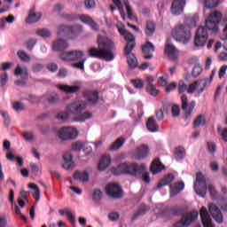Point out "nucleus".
I'll list each match as a JSON object with an SVG mask.
<instances>
[{
	"mask_svg": "<svg viewBox=\"0 0 227 227\" xmlns=\"http://www.w3.org/2000/svg\"><path fill=\"white\" fill-rule=\"evenodd\" d=\"M98 45L99 49L91 47L88 50L90 58L103 59L104 61H113L114 59V53L113 52L114 43L111 39L104 35H99L98 37Z\"/></svg>",
	"mask_w": 227,
	"mask_h": 227,
	"instance_id": "nucleus-1",
	"label": "nucleus"
},
{
	"mask_svg": "<svg viewBox=\"0 0 227 227\" xmlns=\"http://www.w3.org/2000/svg\"><path fill=\"white\" fill-rule=\"evenodd\" d=\"M146 169V165H138L137 163H121L117 168H112L111 172L113 175H130L136 176L141 175Z\"/></svg>",
	"mask_w": 227,
	"mask_h": 227,
	"instance_id": "nucleus-2",
	"label": "nucleus"
},
{
	"mask_svg": "<svg viewBox=\"0 0 227 227\" xmlns=\"http://www.w3.org/2000/svg\"><path fill=\"white\" fill-rule=\"evenodd\" d=\"M86 107H88V103L86 101L77 100L67 106V112L74 114V116H79L77 119H74V121H86V120H90V118L93 116L90 112L82 114Z\"/></svg>",
	"mask_w": 227,
	"mask_h": 227,
	"instance_id": "nucleus-3",
	"label": "nucleus"
},
{
	"mask_svg": "<svg viewBox=\"0 0 227 227\" xmlns=\"http://www.w3.org/2000/svg\"><path fill=\"white\" fill-rule=\"evenodd\" d=\"M62 61H78L72 64L73 68H77L78 70H82L84 72V63H86L87 59L84 58V52L82 51H70L67 52H62L59 55Z\"/></svg>",
	"mask_w": 227,
	"mask_h": 227,
	"instance_id": "nucleus-4",
	"label": "nucleus"
},
{
	"mask_svg": "<svg viewBox=\"0 0 227 227\" xmlns=\"http://www.w3.org/2000/svg\"><path fill=\"white\" fill-rule=\"evenodd\" d=\"M223 19V12L220 11H214L207 16L205 21V26L208 31H211L214 35L219 33V22Z\"/></svg>",
	"mask_w": 227,
	"mask_h": 227,
	"instance_id": "nucleus-5",
	"label": "nucleus"
},
{
	"mask_svg": "<svg viewBox=\"0 0 227 227\" xmlns=\"http://www.w3.org/2000/svg\"><path fill=\"white\" fill-rule=\"evenodd\" d=\"M172 36L176 42H183L187 43L191 40L192 34L191 33V27L187 25H177L172 31Z\"/></svg>",
	"mask_w": 227,
	"mask_h": 227,
	"instance_id": "nucleus-6",
	"label": "nucleus"
},
{
	"mask_svg": "<svg viewBox=\"0 0 227 227\" xmlns=\"http://www.w3.org/2000/svg\"><path fill=\"white\" fill-rule=\"evenodd\" d=\"M82 31L80 25L68 26L60 24L57 27V36H65L67 38H75Z\"/></svg>",
	"mask_w": 227,
	"mask_h": 227,
	"instance_id": "nucleus-7",
	"label": "nucleus"
},
{
	"mask_svg": "<svg viewBox=\"0 0 227 227\" xmlns=\"http://www.w3.org/2000/svg\"><path fill=\"white\" fill-rule=\"evenodd\" d=\"M118 30L119 33L124 36V40L127 42V44L124 48V54H130V52H132L134 50V47H136V37H134V35H132V33L124 27H120Z\"/></svg>",
	"mask_w": 227,
	"mask_h": 227,
	"instance_id": "nucleus-8",
	"label": "nucleus"
},
{
	"mask_svg": "<svg viewBox=\"0 0 227 227\" xmlns=\"http://www.w3.org/2000/svg\"><path fill=\"white\" fill-rule=\"evenodd\" d=\"M196 107V101L192 100L189 103V98L187 95L184 94L181 96V108L184 111V120H189L192 115V111Z\"/></svg>",
	"mask_w": 227,
	"mask_h": 227,
	"instance_id": "nucleus-9",
	"label": "nucleus"
},
{
	"mask_svg": "<svg viewBox=\"0 0 227 227\" xmlns=\"http://www.w3.org/2000/svg\"><path fill=\"white\" fill-rule=\"evenodd\" d=\"M106 192L112 200H120V198L123 197V190L121 186L116 183L106 184Z\"/></svg>",
	"mask_w": 227,
	"mask_h": 227,
	"instance_id": "nucleus-10",
	"label": "nucleus"
},
{
	"mask_svg": "<svg viewBox=\"0 0 227 227\" xmlns=\"http://www.w3.org/2000/svg\"><path fill=\"white\" fill-rule=\"evenodd\" d=\"M208 40V32L205 27H199L194 37V45L195 47H204Z\"/></svg>",
	"mask_w": 227,
	"mask_h": 227,
	"instance_id": "nucleus-11",
	"label": "nucleus"
},
{
	"mask_svg": "<svg viewBox=\"0 0 227 227\" xmlns=\"http://www.w3.org/2000/svg\"><path fill=\"white\" fill-rule=\"evenodd\" d=\"M195 187L197 194L201 196V198H205L207 195V180L205 179V176H203V174L197 173Z\"/></svg>",
	"mask_w": 227,
	"mask_h": 227,
	"instance_id": "nucleus-12",
	"label": "nucleus"
},
{
	"mask_svg": "<svg viewBox=\"0 0 227 227\" xmlns=\"http://www.w3.org/2000/svg\"><path fill=\"white\" fill-rule=\"evenodd\" d=\"M58 137L62 141L75 139V137H77V129L72 127H64L59 130Z\"/></svg>",
	"mask_w": 227,
	"mask_h": 227,
	"instance_id": "nucleus-13",
	"label": "nucleus"
},
{
	"mask_svg": "<svg viewBox=\"0 0 227 227\" xmlns=\"http://www.w3.org/2000/svg\"><path fill=\"white\" fill-rule=\"evenodd\" d=\"M198 215L199 213L196 210L184 214L181 220L177 223H180L181 226L183 227L191 226L192 223H194V221L198 219Z\"/></svg>",
	"mask_w": 227,
	"mask_h": 227,
	"instance_id": "nucleus-14",
	"label": "nucleus"
},
{
	"mask_svg": "<svg viewBox=\"0 0 227 227\" xmlns=\"http://www.w3.org/2000/svg\"><path fill=\"white\" fill-rule=\"evenodd\" d=\"M185 0H173L170 6V13L176 17L184 13L185 8Z\"/></svg>",
	"mask_w": 227,
	"mask_h": 227,
	"instance_id": "nucleus-15",
	"label": "nucleus"
},
{
	"mask_svg": "<svg viewBox=\"0 0 227 227\" xmlns=\"http://www.w3.org/2000/svg\"><path fill=\"white\" fill-rule=\"evenodd\" d=\"M150 155V147L146 145H141L137 147L134 153V157L137 160H143Z\"/></svg>",
	"mask_w": 227,
	"mask_h": 227,
	"instance_id": "nucleus-16",
	"label": "nucleus"
},
{
	"mask_svg": "<svg viewBox=\"0 0 227 227\" xmlns=\"http://www.w3.org/2000/svg\"><path fill=\"white\" fill-rule=\"evenodd\" d=\"M83 98H85V102L90 104V106H95L98 103L100 96H98V91L97 90H87L83 92Z\"/></svg>",
	"mask_w": 227,
	"mask_h": 227,
	"instance_id": "nucleus-17",
	"label": "nucleus"
},
{
	"mask_svg": "<svg viewBox=\"0 0 227 227\" xmlns=\"http://www.w3.org/2000/svg\"><path fill=\"white\" fill-rule=\"evenodd\" d=\"M208 210L213 219H215V221L218 223V224H221L223 221V213H221V209H219V207L215 204H209Z\"/></svg>",
	"mask_w": 227,
	"mask_h": 227,
	"instance_id": "nucleus-18",
	"label": "nucleus"
},
{
	"mask_svg": "<svg viewBox=\"0 0 227 227\" xmlns=\"http://www.w3.org/2000/svg\"><path fill=\"white\" fill-rule=\"evenodd\" d=\"M70 44L65 39L58 38L52 43V49L55 52H63L67 51Z\"/></svg>",
	"mask_w": 227,
	"mask_h": 227,
	"instance_id": "nucleus-19",
	"label": "nucleus"
},
{
	"mask_svg": "<svg viewBox=\"0 0 227 227\" xmlns=\"http://www.w3.org/2000/svg\"><path fill=\"white\" fill-rule=\"evenodd\" d=\"M142 52L144 53L145 59H152L153 58V52H155V46L149 41L142 46Z\"/></svg>",
	"mask_w": 227,
	"mask_h": 227,
	"instance_id": "nucleus-20",
	"label": "nucleus"
},
{
	"mask_svg": "<svg viewBox=\"0 0 227 227\" xmlns=\"http://www.w3.org/2000/svg\"><path fill=\"white\" fill-rule=\"evenodd\" d=\"M200 219L204 227H214V223H212V218L210 215H208V211H207V207H202L200 209Z\"/></svg>",
	"mask_w": 227,
	"mask_h": 227,
	"instance_id": "nucleus-21",
	"label": "nucleus"
},
{
	"mask_svg": "<svg viewBox=\"0 0 227 227\" xmlns=\"http://www.w3.org/2000/svg\"><path fill=\"white\" fill-rule=\"evenodd\" d=\"M59 90L67 95H72L74 93H78L81 91V85H67V84H60L58 86Z\"/></svg>",
	"mask_w": 227,
	"mask_h": 227,
	"instance_id": "nucleus-22",
	"label": "nucleus"
},
{
	"mask_svg": "<svg viewBox=\"0 0 227 227\" xmlns=\"http://www.w3.org/2000/svg\"><path fill=\"white\" fill-rule=\"evenodd\" d=\"M164 52L168 59H170L171 61H175V59H176V57L178 56V51L176 50V47L168 43L165 45Z\"/></svg>",
	"mask_w": 227,
	"mask_h": 227,
	"instance_id": "nucleus-23",
	"label": "nucleus"
},
{
	"mask_svg": "<svg viewBox=\"0 0 227 227\" xmlns=\"http://www.w3.org/2000/svg\"><path fill=\"white\" fill-rule=\"evenodd\" d=\"M217 72V69L215 68L211 71V74L209 77H206V78H203L200 81V89L199 90V93H203V91H205V90H207V86H208V84H210L212 82V81H214V77L215 75V73Z\"/></svg>",
	"mask_w": 227,
	"mask_h": 227,
	"instance_id": "nucleus-24",
	"label": "nucleus"
},
{
	"mask_svg": "<svg viewBox=\"0 0 227 227\" xmlns=\"http://www.w3.org/2000/svg\"><path fill=\"white\" fill-rule=\"evenodd\" d=\"M111 166V156L110 155H103L99 160L98 165L99 171H106L107 168Z\"/></svg>",
	"mask_w": 227,
	"mask_h": 227,
	"instance_id": "nucleus-25",
	"label": "nucleus"
},
{
	"mask_svg": "<svg viewBox=\"0 0 227 227\" xmlns=\"http://www.w3.org/2000/svg\"><path fill=\"white\" fill-rule=\"evenodd\" d=\"M185 188V184L184 182H177L174 185H170V196H176L180 194L181 191Z\"/></svg>",
	"mask_w": 227,
	"mask_h": 227,
	"instance_id": "nucleus-26",
	"label": "nucleus"
},
{
	"mask_svg": "<svg viewBox=\"0 0 227 227\" xmlns=\"http://www.w3.org/2000/svg\"><path fill=\"white\" fill-rule=\"evenodd\" d=\"M164 169V166L159 158L154 159L151 165V171L153 175H157V173H160Z\"/></svg>",
	"mask_w": 227,
	"mask_h": 227,
	"instance_id": "nucleus-27",
	"label": "nucleus"
},
{
	"mask_svg": "<svg viewBox=\"0 0 227 227\" xmlns=\"http://www.w3.org/2000/svg\"><path fill=\"white\" fill-rule=\"evenodd\" d=\"M39 19H42V13L35 12V7L30 10V13L26 20L27 24H35V22H38Z\"/></svg>",
	"mask_w": 227,
	"mask_h": 227,
	"instance_id": "nucleus-28",
	"label": "nucleus"
},
{
	"mask_svg": "<svg viewBox=\"0 0 227 227\" xmlns=\"http://www.w3.org/2000/svg\"><path fill=\"white\" fill-rule=\"evenodd\" d=\"M175 180V176L173 174H168L163 176V178L157 184V189H160V187H164V185H169L171 182Z\"/></svg>",
	"mask_w": 227,
	"mask_h": 227,
	"instance_id": "nucleus-29",
	"label": "nucleus"
},
{
	"mask_svg": "<svg viewBox=\"0 0 227 227\" xmlns=\"http://www.w3.org/2000/svg\"><path fill=\"white\" fill-rule=\"evenodd\" d=\"M200 125H201L202 127H205V125H207V118L203 114H199L197 117H195L192 122V129H198Z\"/></svg>",
	"mask_w": 227,
	"mask_h": 227,
	"instance_id": "nucleus-30",
	"label": "nucleus"
},
{
	"mask_svg": "<svg viewBox=\"0 0 227 227\" xmlns=\"http://www.w3.org/2000/svg\"><path fill=\"white\" fill-rule=\"evenodd\" d=\"M147 130L149 132H158L159 131V125H157V121L153 117H149L146 121Z\"/></svg>",
	"mask_w": 227,
	"mask_h": 227,
	"instance_id": "nucleus-31",
	"label": "nucleus"
},
{
	"mask_svg": "<svg viewBox=\"0 0 227 227\" xmlns=\"http://www.w3.org/2000/svg\"><path fill=\"white\" fill-rule=\"evenodd\" d=\"M146 212H148V207H146V205L145 204L140 205L138 210L131 217V222L134 223V221H136L137 217H141V215H145Z\"/></svg>",
	"mask_w": 227,
	"mask_h": 227,
	"instance_id": "nucleus-32",
	"label": "nucleus"
},
{
	"mask_svg": "<svg viewBox=\"0 0 227 227\" xmlns=\"http://www.w3.org/2000/svg\"><path fill=\"white\" fill-rule=\"evenodd\" d=\"M14 74L19 76L20 75L21 79H27L29 77V72L27 67L21 68L20 65L17 66Z\"/></svg>",
	"mask_w": 227,
	"mask_h": 227,
	"instance_id": "nucleus-33",
	"label": "nucleus"
},
{
	"mask_svg": "<svg viewBox=\"0 0 227 227\" xmlns=\"http://www.w3.org/2000/svg\"><path fill=\"white\" fill-rule=\"evenodd\" d=\"M74 180H79V182H88L90 180V175L86 171H76L74 174Z\"/></svg>",
	"mask_w": 227,
	"mask_h": 227,
	"instance_id": "nucleus-34",
	"label": "nucleus"
},
{
	"mask_svg": "<svg viewBox=\"0 0 227 227\" xmlns=\"http://www.w3.org/2000/svg\"><path fill=\"white\" fill-rule=\"evenodd\" d=\"M124 55L127 57V61L129 68H136L137 67V59L136 58V55L131 52Z\"/></svg>",
	"mask_w": 227,
	"mask_h": 227,
	"instance_id": "nucleus-35",
	"label": "nucleus"
},
{
	"mask_svg": "<svg viewBox=\"0 0 227 227\" xmlns=\"http://www.w3.org/2000/svg\"><path fill=\"white\" fill-rule=\"evenodd\" d=\"M125 145V138L121 137L114 141L110 146V151L113 152L114 150H120Z\"/></svg>",
	"mask_w": 227,
	"mask_h": 227,
	"instance_id": "nucleus-36",
	"label": "nucleus"
},
{
	"mask_svg": "<svg viewBox=\"0 0 227 227\" xmlns=\"http://www.w3.org/2000/svg\"><path fill=\"white\" fill-rule=\"evenodd\" d=\"M155 33V23L153 21H147L145 24V35L152 36Z\"/></svg>",
	"mask_w": 227,
	"mask_h": 227,
	"instance_id": "nucleus-37",
	"label": "nucleus"
},
{
	"mask_svg": "<svg viewBox=\"0 0 227 227\" xmlns=\"http://www.w3.org/2000/svg\"><path fill=\"white\" fill-rule=\"evenodd\" d=\"M114 6L119 10V13L122 20H125V11L123 10V4H121V0H112Z\"/></svg>",
	"mask_w": 227,
	"mask_h": 227,
	"instance_id": "nucleus-38",
	"label": "nucleus"
},
{
	"mask_svg": "<svg viewBox=\"0 0 227 227\" xmlns=\"http://www.w3.org/2000/svg\"><path fill=\"white\" fill-rule=\"evenodd\" d=\"M131 84H133L136 90H145V80L143 79H133L130 80Z\"/></svg>",
	"mask_w": 227,
	"mask_h": 227,
	"instance_id": "nucleus-39",
	"label": "nucleus"
},
{
	"mask_svg": "<svg viewBox=\"0 0 227 227\" xmlns=\"http://www.w3.org/2000/svg\"><path fill=\"white\" fill-rule=\"evenodd\" d=\"M203 1L204 7L207 9L216 8L219 4V0H200Z\"/></svg>",
	"mask_w": 227,
	"mask_h": 227,
	"instance_id": "nucleus-40",
	"label": "nucleus"
},
{
	"mask_svg": "<svg viewBox=\"0 0 227 227\" xmlns=\"http://www.w3.org/2000/svg\"><path fill=\"white\" fill-rule=\"evenodd\" d=\"M70 112H68L67 108L66 109L65 112H59L57 115L56 118L57 120H59L60 121H67L68 118H70Z\"/></svg>",
	"mask_w": 227,
	"mask_h": 227,
	"instance_id": "nucleus-41",
	"label": "nucleus"
},
{
	"mask_svg": "<svg viewBox=\"0 0 227 227\" xmlns=\"http://www.w3.org/2000/svg\"><path fill=\"white\" fill-rule=\"evenodd\" d=\"M175 157L176 159L182 160L184 157H185V149L184 147H176L175 149Z\"/></svg>",
	"mask_w": 227,
	"mask_h": 227,
	"instance_id": "nucleus-42",
	"label": "nucleus"
},
{
	"mask_svg": "<svg viewBox=\"0 0 227 227\" xmlns=\"http://www.w3.org/2000/svg\"><path fill=\"white\" fill-rule=\"evenodd\" d=\"M35 35L42 36V38H49V36H51V30L47 28H41L35 31Z\"/></svg>",
	"mask_w": 227,
	"mask_h": 227,
	"instance_id": "nucleus-43",
	"label": "nucleus"
},
{
	"mask_svg": "<svg viewBox=\"0 0 227 227\" xmlns=\"http://www.w3.org/2000/svg\"><path fill=\"white\" fill-rule=\"evenodd\" d=\"M145 91L149 93L152 97H157V95L160 93L159 90L155 88L154 85H146Z\"/></svg>",
	"mask_w": 227,
	"mask_h": 227,
	"instance_id": "nucleus-44",
	"label": "nucleus"
},
{
	"mask_svg": "<svg viewBox=\"0 0 227 227\" xmlns=\"http://www.w3.org/2000/svg\"><path fill=\"white\" fill-rule=\"evenodd\" d=\"M124 5L126 6V13L128 15V19H129V20H134L136 17L134 16V12H132V7H130V4H129V2H125Z\"/></svg>",
	"mask_w": 227,
	"mask_h": 227,
	"instance_id": "nucleus-45",
	"label": "nucleus"
},
{
	"mask_svg": "<svg viewBox=\"0 0 227 227\" xmlns=\"http://www.w3.org/2000/svg\"><path fill=\"white\" fill-rule=\"evenodd\" d=\"M201 72H203V67H201V65L197 64L192 68V75H193V77H199Z\"/></svg>",
	"mask_w": 227,
	"mask_h": 227,
	"instance_id": "nucleus-46",
	"label": "nucleus"
},
{
	"mask_svg": "<svg viewBox=\"0 0 227 227\" xmlns=\"http://www.w3.org/2000/svg\"><path fill=\"white\" fill-rule=\"evenodd\" d=\"M198 20H200V16H198V14H193L188 19V24L191 27H196Z\"/></svg>",
	"mask_w": 227,
	"mask_h": 227,
	"instance_id": "nucleus-47",
	"label": "nucleus"
},
{
	"mask_svg": "<svg viewBox=\"0 0 227 227\" xmlns=\"http://www.w3.org/2000/svg\"><path fill=\"white\" fill-rule=\"evenodd\" d=\"M102 200V192L98 189H95L92 192V200L100 201Z\"/></svg>",
	"mask_w": 227,
	"mask_h": 227,
	"instance_id": "nucleus-48",
	"label": "nucleus"
},
{
	"mask_svg": "<svg viewBox=\"0 0 227 227\" xmlns=\"http://www.w3.org/2000/svg\"><path fill=\"white\" fill-rule=\"evenodd\" d=\"M49 104H58L59 102V96L58 94H51L47 98Z\"/></svg>",
	"mask_w": 227,
	"mask_h": 227,
	"instance_id": "nucleus-49",
	"label": "nucleus"
},
{
	"mask_svg": "<svg viewBox=\"0 0 227 227\" xmlns=\"http://www.w3.org/2000/svg\"><path fill=\"white\" fill-rule=\"evenodd\" d=\"M177 91L180 94L184 93L185 91H187V84H185V82L184 81H180L178 82Z\"/></svg>",
	"mask_w": 227,
	"mask_h": 227,
	"instance_id": "nucleus-50",
	"label": "nucleus"
},
{
	"mask_svg": "<svg viewBox=\"0 0 227 227\" xmlns=\"http://www.w3.org/2000/svg\"><path fill=\"white\" fill-rule=\"evenodd\" d=\"M17 54L21 61H29L31 59L29 55H27V53H26L24 51H19Z\"/></svg>",
	"mask_w": 227,
	"mask_h": 227,
	"instance_id": "nucleus-51",
	"label": "nucleus"
},
{
	"mask_svg": "<svg viewBox=\"0 0 227 227\" xmlns=\"http://www.w3.org/2000/svg\"><path fill=\"white\" fill-rule=\"evenodd\" d=\"M177 86H178V83H176V82H170V83L165 88L166 93H171V91H175V90H176V87H177Z\"/></svg>",
	"mask_w": 227,
	"mask_h": 227,
	"instance_id": "nucleus-52",
	"label": "nucleus"
},
{
	"mask_svg": "<svg viewBox=\"0 0 227 227\" xmlns=\"http://www.w3.org/2000/svg\"><path fill=\"white\" fill-rule=\"evenodd\" d=\"M84 5L87 10H93L97 6V3H95V0H85Z\"/></svg>",
	"mask_w": 227,
	"mask_h": 227,
	"instance_id": "nucleus-53",
	"label": "nucleus"
},
{
	"mask_svg": "<svg viewBox=\"0 0 227 227\" xmlns=\"http://www.w3.org/2000/svg\"><path fill=\"white\" fill-rule=\"evenodd\" d=\"M198 82H199L198 81H195L194 82L189 85L187 89V93L189 95H192V93L196 91V88H198Z\"/></svg>",
	"mask_w": 227,
	"mask_h": 227,
	"instance_id": "nucleus-54",
	"label": "nucleus"
},
{
	"mask_svg": "<svg viewBox=\"0 0 227 227\" xmlns=\"http://www.w3.org/2000/svg\"><path fill=\"white\" fill-rule=\"evenodd\" d=\"M66 215L69 219L70 223L75 224V215H73L71 210L65 209Z\"/></svg>",
	"mask_w": 227,
	"mask_h": 227,
	"instance_id": "nucleus-55",
	"label": "nucleus"
},
{
	"mask_svg": "<svg viewBox=\"0 0 227 227\" xmlns=\"http://www.w3.org/2000/svg\"><path fill=\"white\" fill-rule=\"evenodd\" d=\"M23 137L26 139V141H35V137L33 132L25 131L23 133Z\"/></svg>",
	"mask_w": 227,
	"mask_h": 227,
	"instance_id": "nucleus-56",
	"label": "nucleus"
},
{
	"mask_svg": "<svg viewBox=\"0 0 227 227\" xmlns=\"http://www.w3.org/2000/svg\"><path fill=\"white\" fill-rule=\"evenodd\" d=\"M8 82V74L3 73L0 74V86H6Z\"/></svg>",
	"mask_w": 227,
	"mask_h": 227,
	"instance_id": "nucleus-57",
	"label": "nucleus"
},
{
	"mask_svg": "<svg viewBox=\"0 0 227 227\" xmlns=\"http://www.w3.org/2000/svg\"><path fill=\"white\" fill-rule=\"evenodd\" d=\"M83 146H84V144H82V142H75L74 144H73L72 149L74 152H81Z\"/></svg>",
	"mask_w": 227,
	"mask_h": 227,
	"instance_id": "nucleus-58",
	"label": "nucleus"
},
{
	"mask_svg": "<svg viewBox=\"0 0 227 227\" xmlns=\"http://www.w3.org/2000/svg\"><path fill=\"white\" fill-rule=\"evenodd\" d=\"M12 108L14 109V111H24L25 109L24 104L20 102H14L12 104Z\"/></svg>",
	"mask_w": 227,
	"mask_h": 227,
	"instance_id": "nucleus-59",
	"label": "nucleus"
},
{
	"mask_svg": "<svg viewBox=\"0 0 227 227\" xmlns=\"http://www.w3.org/2000/svg\"><path fill=\"white\" fill-rule=\"evenodd\" d=\"M63 19L72 22V20H77V15L71 13V14H64L62 15Z\"/></svg>",
	"mask_w": 227,
	"mask_h": 227,
	"instance_id": "nucleus-60",
	"label": "nucleus"
},
{
	"mask_svg": "<svg viewBox=\"0 0 227 227\" xmlns=\"http://www.w3.org/2000/svg\"><path fill=\"white\" fill-rule=\"evenodd\" d=\"M171 113L173 116H180V106L178 105L172 106Z\"/></svg>",
	"mask_w": 227,
	"mask_h": 227,
	"instance_id": "nucleus-61",
	"label": "nucleus"
},
{
	"mask_svg": "<svg viewBox=\"0 0 227 227\" xmlns=\"http://www.w3.org/2000/svg\"><path fill=\"white\" fill-rule=\"evenodd\" d=\"M12 66H13V63L12 62H4L1 64L0 70L4 72L6 70H10V68H12Z\"/></svg>",
	"mask_w": 227,
	"mask_h": 227,
	"instance_id": "nucleus-62",
	"label": "nucleus"
},
{
	"mask_svg": "<svg viewBox=\"0 0 227 227\" xmlns=\"http://www.w3.org/2000/svg\"><path fill=\"white\" fill-rule=\"evenodd\" d=\"M36 45V39H30L27 42V49L33 51V48Z\"/></svg>",
	"mask_w": 227,
	"mask_h": 227,
	"instance_id": "nucleus-63",
	"label": "nucleus"
},
{
	"mask_svg": "<svg viewBox=\"0 0 227 227\" xmlns=\"http://www.w3.org/2000/svg\"><path fill=\"white\" fill-rule=\"evenodd\" d=\"M63 168L64 169H70L74 168V160H64Z\"/></svg>",
	"mask_w": 227,
	"mask_h": 227,
	"instance_id": "nucleus-64",
	"label": "nucleus"
}]
</instances>
